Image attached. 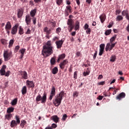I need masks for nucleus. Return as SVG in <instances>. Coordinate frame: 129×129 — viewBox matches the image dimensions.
Segmentation results:
<instances>
[{
  "mask_svg": "<svg viewBox=\"0 0 129 129\" xmlns=\"http://www.w3.org/2000/svg\"><path fill=\"white\" fill-rule=\"evenodd\" d=\"M20 52L21 54H25V52H26V49L25 48H22L20 50Z\"/></svg>",
  "mask_w": 129,
  "mask_h": 129,
  "instance_id": "nucleus-47",
  "label": "nucleus"
},
{
  "mask_svg": "<svg viewBox=\"0 0 129 129\" xmlns=\"http://www.w3.org/2000/svg\"><path fill=\"white\" fill-rule=\"evenodd\" d=\"M18 102V98H16L13 99L11 102L12 105H16Z\"/></svg>",
  "mask_w": 129,
  "mask_h": 129,
  "instance_id": "nucleus-26",
  "label": "nucleus"
},
{
  "mask_svg": "<svg viewBox=\"0 0 129 129\" xmlns=\"http://www.w3.org/2000/svg\"><path fill=\"white\" fill-rule=\"evenodd\" d=\"M98 85H104L105 84V81H102V82H99L98 83Z\"/></svg>",
  "mask_w": 129,
  "mask_h": 129,
  "instance_id": "nucleus-58",
  "label": "nucleus"
},
{
  "mask_svg": "<svg viewBox=\"0 0 129 129\" xmlns=\"http://www.w3.org/2000/svg\"><path fill=\"white\" fill-rule=\"evenodd\" d=\"M26 35H30L31 34V30L29 28H27V31L25 32Z\"/></svg>",
  "mask_w": 129,
  "mask_h": 129,
  "instance_id": "nucleus-44",
  "label": "nucleus"
},
{
  "mask_svg": "<svg viewBox=\"0 0 129 129\" xmlns=\"http://www.w3.org/2000/svg\"><path fill=\"white\" fill-rule=\"evenodd\" d=\"M50 94H52L53 95H55L56 94V89H55V87L52 86L51 88V90L50 92Z\"/></svg>",
  "mask_w": 129,
  "mask_h": 129,
  "instance_id": "nucleus-22",
  "label": "nucleus"
},
{
  "mask_svg": "<svg viewBox=\"0 0 129 129\" xmlns=\"http://www.w3.org/2000/svg\"><path fill=\"white\" fill-rule=\"evenodd\" d=\"M11 73V72L10 71H7L6 73H5V76H6L7 77H9V76H10V74Z\"/></svg>",
  "mask_w": 129,
  "mask_h": 129,
  "instance_id": "nucleus-54",
  "label": "nucleus"
},
{
  "mask_svg": "<svg viewBox=\"0 0 129 129\" xmlns=\"http://www.w3.org/2000/svg\"><path fill=\"white\" fill-rule=\"evenodd\" d=\"M14 44V40L13 39L10 40L9 42V46H13Z\"/></svg>",
  "mask_w": 129,
  "mask_h": 129,
  "instance_id": "nucleus-60",
  "label": "nucleus"
},
{
  "mask_svg": "<svg viewBox=\"0 0 129 129\" xmlns=\"http://www.w3.org/2000/svg\"><path fill=\"white\" fill-rule=\"evenodd\" d=\"M36 21H37L36 18L33 17L32 18V21H33V25H36Z\"/></svg>",
  "mask_w": 129,
  "mask_h": 129,
  "instance_id": "nucleus-51",
  "label": "nucleus"
},
{
  "mask_svg": "<svg viewBox=\"0 0 129 129\" xmlns=\"http://www.w3.org/2000/svg\"><path fill=\"white\" fill-rule=\"evenodd\" d=\"M111 29H108L105 32V36H108V35H110V34L111 33Z\"/></svg>",
  "mask_w": 129,
  "mask_h": 129,
  "instance_id": "nucleus-33",
  "label": "nucleus"
},
{
  "mask_svg": "<svg viewBox=\"0 0 129 129\" xmlns=\"http://www.w3.org/2000/svg\"><path fill=\"white\" fill-rule=\"evenodd\" d=\"M74 78L75 79H77V71H76V72H74Z\"/></svg>",
  "mask_w": 129,
  "mask_h": 129,
  "instance_id": "nucleus-57",
  "label": "nucleus"
},
{
  "mask_svg": "<svg viewBox=\"0 0 129 129\" xmlns=\"http://www.w3.org/2000/svg\"><path fill=\"white\" fill-rule=\"evenodd\" d=\"M25 22L27 25H29L30 23H31V17L30 15H26L25 17Z\"/></svg>",
  "mask_w": 129,
  "mask_h": 129,
  "instance_id": "nucleus-16",
  "label": "nucleus"
},
{
  "mask_svg": "<svg viewBox=\"0 0 129 129\" xmlns=\"http://www.w3.org/2000/svg\"><path fill=\"white\" fill-rule=\"evenodd\" d=\"M67 11L68 12L69 11V13H71V11L72 10V9H71V6H68L66 7V9Z\"/></svg>",
  "mask_w": 129,
  "mask_h": 129,
  "instance_id": "nucleus-41",
  "label": "nucleus"
},
{
  "mask_svg": "<svg viewBox=\"0 0 129 129\" xmlns=\"http://www.w3.org/2000/svg\"><path fill=\"white\" fill-rule=\"evenodd\" d=\"M116 39V34H115L113 36H112L110 39V44H112V43L113 42V41H115Z\"/></svg>",
  "mask_w": 129,
  "mask_h": 129,
  "instance_id": "nucleus-25",
  "label": "nucleus"
},
{
  "mask_svg": "<svg viewBox=\"0 0 129 129\" xmlns=\"http://www.w3.org/2000/svg\"><path fill=\"white\" fill-rule=\"evenodd\" d=\"M51 127H52V128H56L57 127V124L52 123L51 125Z\"/></svg>",
  "mask_w": 129,
  "mask_h": 129,
  "instance_id": "nucleus-62",
  "label": "nucleus"
},
{
  "mask_svg": "<svg viewBox=\"0 0 129 129\" xmlns=\"http://www.w3.org/2000/svg\"><path fill=\"white\" fill-rule=\"evenodd\" d=\"M53 46H49L46 45H43L42 50V55L44 58L49 57L50 55L53 54Z\"/></svg>",
  "mask_w": 129,
  "mask_h": 129,
  "instance_id": "nucleus-1",
  "label": "nucleus"
},
{
  "mask_svg": "<svg viewBox=\"0 0 129 129\" xmlns=\"http://www.w3.org/2000/svg\"><path fill=\"white\" fill-rule=\"evenodd\" d=\"M68 28H70L69 32H72V30H73V28H74V26H69Z\"/></svg>",
  "mask_w": 129,
  "mask_h": 129,
  "instance_id": "nucleus-64",
  "label": "nucleus"
},
{
  "mask_svg": "<svg viewBox=\"0 0 129 129\" xmlns=\"http://www.w3.org/2000/svg\"><path fill=\"white\" fill-rule=\"evenodd\" d=\"M11 29H12V24L10 21H8L5 26V30H11Z\"/></svg>",
  "mask_w": 129,
  "mask_h": 129,
  "instance_id": "nucleus-15",
  "label": "nucleus"
},
{
  "mask_svg": "<svg viewBox=\"0 0 129 129\" xmlns=\"http://www.w3.org/2000/svg\"><path fill=\"white\" fill-rule=\"evenodd\" d=\"M86 33L88 34H90V33H91V29L90 28H88L86 31Z\"/></svg>",
  "mask_w": 129,
  "mask_h": 129,
  "instance_id": "nucleus-56",
  "label": "nucleus"
},
{
  "mask_svg": "<svg viewBox=\"0 0 129 129\" xmlns=\"http://www.w3.org/2000/svg\"><path fill=\"white\" fill-rule=\"evenodd\" d=\"M57 40H59V38L57 36H55L52 38V42H55V41H57Z\"/></svg>",
  "mask_w": 129,
  "mask_h": 129,
  "instance_id": "nucleus-59",
  "label": "nucleus"
},
{
  "mask_svg": "<svg viewBox=\"0 0 129 129\" xmlns=\"http://www.w3.org/2000/svg\"><path fill=\"white\" fill-rule=\"evenodd\" d=\"M64 41H65V39L62 38L60 40H58L55 42L57 49H61L62 45H63V43H64Z\"/></svg>",
  "mask_w": 129,
  "mask_h": 129,
  "instance_id": "nucleus-5",
  "label": "nucleus"
},
{
  "mask_svg": "<svg viewBox=\"0 0 129 129\" xmlns=\"http://www.w3.org/2000/svg\"><path fill=\"white\" fill-rule=\"evenodd\" d=\"M19 27V24H17L12 27L11 30V34L12 35H16L18 33V28Z\"/></svg>",
  "mask_w": 129,
  "mask_h": 129,
  "instance_id": "nucleus-7",
  "label": "nucleus"
},
{
  "mask_svg": "<svg viewBox=\"0 0 129 129\" xmlns=\"http://www.w3.org/2000/svg\"><path fill=\"white\" fill-rule=\"evenodd\" d=\"M116 59V56L114 55H111L110 61L111 62H114Z\"/></svg>",
  "mask_w": 129,
  "mask_h": 129,
  "instance_id": "nucleus-31",
  "label": "nucleus"
},
{
  "mask_svg": "<svg viewBox=\"0 0 129 129\" xmlns=\"http://www.w3.org/2000/svg\"><path fill=\"white\" fill-rule=\"evenodd\" d=\"M103 51L104 50H102L99 49V56H102V54H103Z\"/></svg>",
  "mask_w": 129,
  "mask_h": 129,
  "instance_id": "nucleus-61",
  "label": "nucleus"
},
{
  "mask_svg": "<svg viewBox=\"0 0 129 129\" xmlns=\"http://www.w3.org/2000/svg\"><path fill=\"white\" fill-rule=\"evenodd\" d=\"M60 32H61V28L58 27L57 28H56V33L57 34H59V33H60Z\"/></svg>",
  "mask_w": 129,
  "mask_h": 129,
  "instance_id": "nucleus-53",
  "label": "nucleus"
},
{
  "mask_svg": "<svg viewBox=\"0 0 129 129\" xmlns=\"http://www.w3.org/2000/svg\"><path fill=\"white\" fill-rule=\"evenodd\" d=\"M26 84L28 87H29V88H34V87H35V85L34 84V82L33 81H30L29 80H27L26 81Z\"/></svg>",
  "mask_w": 129,
  "mask_h": 129,
  "instance_id": "nucleus-11",
  "label": "nucleus"
},
{
  "mask_svg": "<svg viewBox=\"0 0 129 129\" xmlns=\"http://www.w3.org/2000/svg\"><path fill=\"white\" fill-rule=\"evenodd\" d=\"M24 29L22 27V26L19 27V34L20 35H23L24 34Z\"/></svg>",
  "mask_w": 129,
  "mask_h": 129,
  "instance_id": "nucleus-28",
  "label": "nucleus"
},
{
  "mask_svg": "<svg viewBox=\"0 0 129 129\" xmlns=\"http://www.w3.org/2000/svg\"><path fill=\"white\" fill-rule=\"evenodd\" d=\"M51 120H53L54 122L57 123L59 122V117L57 115H53L50 117Z\"/></svg>",
  "mask_w": 129,
  "mask_h": 129,
  "instance_id": "nucleus-12",
  "label": "nucleus"
},
{
  "mask_svg": "<svg viewBox=\"0 0 129 129\" xmlns=\"http://www.w3.org/2000/svg\"><path fill=\"white\" fill-rule=\"evenodd\" d=\"M68 63V59H64L59 64V67L60 69H64L65 68V65H67Z\"/></svg>",
  "mask_w": 129,
  "mask_h": 129,
  "instance_id": "nucleus-8",
  "label": "nucleus"
},
{
  "mask_svg": "<svg viewBox=\"0 0 129 129\" xmlns=\"http://www.w3.org/2000/svg\"><path fill=\"white\" fill-rule=\"evenodd\" d=\"M89 25H88V24H85V25L84 26V30H87V29H89Z\"/></svg>",
  "mask_w": 129,
  "mask_h": 129,
  "instance_id": "nucleus-52",
  "label": "nucleus"
},
{
  "mask_svg": "<svg viewBox=\"0 0 129 129\" xmlns=\"http://www.w3.org/2000/svg\"><path fill=\"white\" fill-rule=\"evenodd\" d=\"M43 32L46 33V34H51V29L48 30V28L45 27L43 28Z\"/></svg>",
  "mask_w": 129,
  "mask_h": 129,
  "instance_id": "nucleus-23",
  "label": "nucleus"
},
{
  "mask_svg": "<svg viewBox=\"0 0 129 129\" xmlns=\"http://www.w3.org/2000/svg\"><path fill=\"white\" fill-rule=\"evenodd\" d=\"M16 120L17 124H20V123H21V120H20V118L17 115L16 116Z\"/></svg>",
  "mask_w": 129,
  "mask_h": 129,
  "instance_id": "nucleus-39",
  "label": "nucleus"
},
{
  "mask_svg": "<svg viewBox=\"0 0 129 129\" xmlns=\"http://www.w3.org/2000/svg\"><path fill=\"white\" fill-rule=\"evenodd\" d=\"M22 93L23 94V95L26 94V93H27V87H26V86H24L22 89Z\"/></svg>",
  "mask_w": 129,
  "mask_h": 129,
  "instance_id": "nucleus-24",
  "label": "nucleus"
},
{
  "mask_svg": "<svg viewBox=\"0 0 129 129\" xmlns=\"http://www.w3.org/2000/svg\"><path fill=\"white\" fill-rule=\"evenodd\" d=\"M6 74V70L1 69L0 75L1 76H4Z\"/></svg>",
  "mask_w": 129,
  "mask_h": 129,
  "instance_id": "nucleus-34",
  "label": "nucleus"
},
{
  "mask_svg": "<svg viewBox=\"0 0 129 129\" xmlns=\"http://www.w3.org/2000/svg\"><path fill=\"white\" fill-rule=\"evenodd\" d=\"M56 3L57 6H60V5L63 4V0H56Z\"/></svg>",
  "mask_w": 129,
  "mask_h": 129,
  "instance_id": "nucleus-37",
  "label": "nucleus"
},
{
  "mask_svg": "<svg viewBox=\"0 0 129 129\" xmlns=\"http://www.w3.org/2000/svg\"><path fill=\"white\" fill-rule=\"evenodd\" d=\"M78 94H79V93L77 91H75L73 93V97H77L78 96Z\"/></svg>",
  "mask_w": 129,
  "mask_h": 129,
  "instance_id": "nucleus-46",
  "label": "nucleus"
},
{
  "mask_svg": "<svg viewBox=\"0 0 129 129\" xmlns=\"http://www.w3.org/2000/svg\"><path fill=\"white\" fill-rule=\"evenodd\" d=\"M115 44H116V42L114 43H107L106 45V47H105V50L106 51V52H107V51H108V50H109V51H111V50H112V49H113L114 46H115Z\"/></svg>",
  "mask_w": 129,
  "mask_h": 129,
  "instance_id": "nucleus-6",
  "label": "nucleus"
},
{
  "mask_svg": "<svg viewBox=\"0 0 129 129\" xmlns=\"http://www.w3.org/2000/svg\"><path fill=\"white\" fill-rule=\"evenodd\" d=\"M37 13V9H33L31 10L30 12V16L32 18H34L36 16V13Z\"/></svg>",
  "mask_w": 129,
  "mask_h": 129,
  "instance_id": "nucleus-14",
  "label": "nucleus"
},
{
  "mask_svg": "<svg viewBox=\"0 0 129 129\" xmlns=\"http://www.w3.org/2000/svg\"><path fill=\"white\" fill-rule=\"evenodd\" d=\"M67 24L69 25V27H70L71 26H74V25L73 24V20H72V19H68Z\"/></svg>",
  "mask_w": 129,
  "mask_h": 129,
  "instance_id": "nucleus-21",
  "label": "nucleus"
},
{
  "mask_svg": "<svg viewBox=\"0 0 129 129\" xmlns=\"http://www.w3.org/2000/svg\"><path fill=\"white\" fill-rule=\"evenodd\" d=\"M97 56V51H96L94 54H93V59L95 60L96 59V56Z\"/></svg>",
  "mask_w": 129,
  "mask_h": 129,
  "instance_id": "nucleus-55",
  "label": "nucleus"
},
{
  "mask_svg": "<svg viewBox=\"0 0 129 129\" xmlns=\"http://www.w3.org/2000/svg\"><path fill=\"white\" fill-rule=\"evenodd\" d=\"M36 101L37 102L41 101V103H46V101H47V94L44 93L42 96L39 94L36 98Z\"/></svg>",
  "mask_w": 129,
  "mask_h": 129,
  "instance_id": "nucleus-3",
  "label": "nucleus"
},
{
  "mask_svg": "<svg viewBox=\"0 0 129 129\" xmlns=\"http://www.w3.org/2000/svg\"><path fill=\"white\" fill-rule=\"evenodd\" d=\"M5 117L6 119H11V117H12V114H7L6 115Z\"/></svg>",
  "mask_w": 129,
  "mask_h": 129,
  "instance_id": "nucleus-42",
  "label": "nucleus"
},
{
  "mask_svg": "<svg viewBox=\"0 0 129 129\" xmlns=\"http://www.w3.org/2000/svg\"><path fill=\"white\" fill-rule=\"evenodd\" d=\"M23 13L24 11L23 10V9H21L18 10L17 16L19 19H20V18H22Z\"/></svg>",
  "mask_w": 129,
  "mask_h": 129,
  "instance_id": "nucleus-13",
  "label": "nucleus"
},
{
  "mask_svg": "<svg viewBox=\"0 0 129 129\" xmlns=\"http://www.w3.org/2000/svg\"><path fill=\"white\" fill-rule=\"evenodd\" d=\"M56 62V59L54 57H52L50 59V64L51 65H54L55 63Z\"/></svg>",
  "mask_w": 129,
  "mask_h": 129,
  "instance_id": "nucleus-35",
  "label": "nucleus"
},
{
  "mask_svg": "<svg viewBox=\"0 0 129 129\" xmlns=\"http://www.w3.org/2000/svg\"><path fill=\"white\" fill-rule=\"evenodd\" d=\"M1 43L3 45H6L7 44V40L6 39H1Z\"/></svg>",
  "mask_w": 129,
  "mask_h": 129,
  "instance_id": "nucleus-49",
  "label": "nucleus"
},
{
  "mask_svg": "<svg viewBox=\"0 0 129 129\" xmlns=\"http://www.w3.org/2000/svg\"><path fill=\"white\" fill-rule=\"evenodd\" d=\"M27 124V121H26V120H23L21 121V123L20 124V126L22 127V128H24V127L25 126V125Z\"/></svg>",
  "mask_w": 129,
  "mask_h": 129,
  "instance_id": "nucleus-27",
  "label": "nucleus"
},
{
  "mask_svg": "<svg viewBox=\"0 0 129 129\" xmlns=\"http://www.w3.org/2000/svg\"><path fill=\"white\" fill-rule=\"evenodd\" d=\"M17 125H18V123H17V122L16 121V120H13L11 122L10 126H11V127H14V126H17Z\"/></svg>",
  "mask_w": 129,
  "mask_h": 129,
  "instance_id": "nucleus-19",
  "label": "nucleus"
},
{
  "mask_svg": "<svg viewBox=\"0 0 129 129\" xmlns=\"http://www.w3.org/2000/svg\"><path fill=\"white\" fill-rule=\"evenodd\" d=\"M63 96H64V91H62L54 97L53 103L55 106H59L61 104Z\"/></svg>",
  "mask_w": 129,
  "mask_h": 129,
  "instance_id": "nucleus-2",
  "label": "nucleus"
},
{
  "mask_svg": "<svg viewBox=\"0 0 129 129\" xmlns=\"http://www.w3.org/2000/svg\"><path fill=\"white\" fill-rule=\"evenodd\" d=\"M52 42L51 41V40H48L47 41L46 45H45L44 46H48V47L50 46H52Z\"/></svg>",
  "mask_w": 129,
  "mask_h": 129,
  "instance_id": "nucleus-40",
  "label": "nucleus"
},
{
  "mask_svg": "<svg viewBox=\"0 0 129 129\" xmlns=\"http://www.w3.org/2000/svg\"><path fill=\"white\" fill-rule=\"evenodd\" d=\"M128 14V12L127 11V10H124L121 12L122 16H125V17H126Z\"/></svg>",
  "mask_w": 129,
  "mask_h": 129,
  "instance_id": "nucleus-32",
  "label": "nucleus"
},
{
  "mask_svg": "<svg viewBox=\"0 0 129 129\" xmlns=\"http://www.w3.org/2000/svg\"><path fill=\"white\" fill-rule=\"evenodd\" d=\"M12 52H9L8 50L4 51L3 54L4 60L6 61H9V60L11 59V57H12Z\"/></svg>",
  "mask_w": 129,
  "mask_h": 129,
  "instance_id": "nucleus-4",
  "label": "nucleus"
},
{
  "mask_svg": "<svg viewBox=\"0 0 129 129\" xmlns=\"http://www.w3.org/2000/svg\"><path fill=\"white\" fill-rule=\"evenodd\" d=\"M125 97V93L124 92L120 93L116 96V99L118 100H121L123 98Z\"/></svg>",
  "mask_w": 129,
  "mask_h": 129,
  "instance_id": "nucleus-9",
  "label": "nucleus"
},
{
  "mask_svg": "<svg viewBox=\"0 0 129 129\" xmlns=\"http://www.w3.org/2000/svg\"><path fill=\"white\" fill-rule=\"evenodd\" d=\"M67 117H68L67 115L66 114H64L62 117L61 120H63V121H65V120H66V119L67 118Z\"/></svg>",
  "mask_w": 129,
  "mask_h": 129,
  "instance_id": "nucleus-43",
  "label": "nucleus"
},
{
  "mask_svg": "<svg viewBox=\"0 0 129 129\" xmlns=\"http://www.w3.org/2000/svg\"><path fill=\"white\" fill-rule=\"evenodd\" d=\"M90 73V71H86V72H84L83 73V76H88V75H89V74Z\"/></svg>",
  "mask_w": 129,
  "mask_h": 129,
  "instance_id": "nucleus-45",
  "label": "nucleus"
},
{
  "mask_svg": "<svg viewBox=\"0 0 129 129\" xmlns=\"http://www.w3.org/2000/svg\"><path fill=\"white\" fill-rule=\"evenodd\" d=\"M14 108L13 107H9L7 109L8 113H12V112H14Z\"/></svg>",
  "mask_w": 129,
  "mask_h": 129,
  "instance_id": "nucleus-29",
  "label": "nucleus"
},
{
  "mask_svg": "<svg viewBox=\"0 0 129 129\" xmlns=\"http://www.w3.org/2000/svg\"><path fill=\"white\" fill-rule=\"evenodd\" d=\"M78 29H79V22L76 21L75 30L76 31H77V30H78Z\"/></svg>",
  "mask_w": 129,
  "mask_h": 129,
  "instance_id": "nucleus-36",
  "label": "nucleus"
},
{
  "mask_svg": "<svg viewBox=\"0 0 129 129\" xmlns=\"http://www.w3.org/2000/svg\"><path fill=\"white\" fill-rule=\"evenodd\" d=\"M112 26H113V22H111L109 23V25L107 26V28H109V29H110V28H111Z\"/></svg>",
  "mask_w": 129,
  "mask_h": 129,
  "instance_id": "nucleus-48",
  "label": "nucleus"
},
{
  "mask_svg": "<svg viewBox=\"0 0 129 129\" xmlns=\"http://www.w3.org/2000/svg\"><path fill=\"white\" fill-rule=\"evenodd\" d=\"M64 15H65L66 17H68V16H69V13H68V11H67V10H65Z\"/></svg>",
  "mask_w": 129,
  "mask_h": 129,
  "instance_id": "nucleus-63",
  "label": "nucleus"
},
{
  "mask_svg": "<svg viewBox=\"0 0 129 129\" xmlns=\"http://www.w3.org/2000/svg\"><path fill=\"white\" fill-rule=\"evenodd\" d=\"M52 73L54 75L58 73V68H57V67H55L52 69Z\"/></svg>",
  "mask_w": 129,
  "mask_h": 129,
  "instance_id": "nucleus-20",
  "label": "nucleus"
},
{
  "mask_svg": "<svg viewBox=\"0 0 129 129\" xmlns=\"http://www.w3.org/2000/svg\"><path fill=\"white\" fill-rule=\"evenodd\" d=\"M20 75H21L23 79H28V74L26 71H20Z\"/></svg>",
  "mask_w": 129,
  "mask_h": 129,
  "instance_id": "nucleus-10",
  "label": "nucleus"
},
{
  "mask_svg": "<svg viewBox=\"0 0 129 129\" xmlns=\"http://www.w3.org/2000/svg\"><path fill=\"white\" fill-rule=\"evenodd\" d=\"M116 20L118 22H120V21L123 20V17H122L121 15H118V16L116 17Z\"/></svg>",
  "mask_w": 129,
  "mask_h": 129,
  "instance_id": "nucleus-30",
  "label": "nucleus"
},
{
  "mask_svg": "<svg viewBox=\"0 0 129 129\" xmlns=\"http://www.w3.org/2000/svg\"><path fill=\"white\" fill-rule=\"evenodd\" d=\"M19 49H20V46L17 45L15 47V53H17V52H18V51H19Z\"/></svg>",
  "mask_w": 129,
  "mask_h": 129,
  "instance_id": "nucleus-50",
  "label": "nucleus"
},
{
  "mask_svg": "<svg viewBox=\"0 0 129 129\" xmlns=\"http://www.w3.org/2000/svg\"><path fill=\"white\" fill-rule=\"evenodd\" d=\"M105 47V44H104V43L101 44L100 45V49L99 50H102L103 51H104Z\"/></svg>",
  "mask_w": 129,
  "mask_h": 129,
  "instance_id": "nucleus-38",
  "label": "nucleus"
},
{
  "mask_svg": "<svg viewBox=\"0 0 129 129\" xmlns=\"http://www.w3.org/2000/svg\"><path fill=\"white\" fill-rule=\"evenodd\" d=\"M66 57L65 54L64 53H62L59 55H58V57L57 59V62H59L60 60H63V59H64Z\"/></svg>",
  "mask_w": 129,
  "mask_h": 129,
  "instance_id": "nucleus-18",
  "label": "nucleus"
},
{
  "mask_svg": "<svg viewBox=\"0 0 129 129\" xmlns=\"http://www.w3.org/2000/svg\"><path fill=\"white\" fill-rule=\"evenodd\" d=\"M99 19H100L101 23H103L104 21H105V19H106V16H105V14H102L99 17Z\"/></svg>",
  "mask_w": 129,
  "mask_h": 129,
  "instance_id": "nucleus-17",
  "label": "nucleus"
}]
</instances>
